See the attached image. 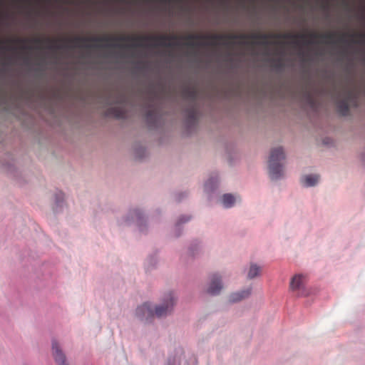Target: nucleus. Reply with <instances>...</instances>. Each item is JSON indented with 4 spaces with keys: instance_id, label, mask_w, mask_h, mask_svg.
<instances>
[{
    "instance_id": "nucleus-1",
    "label": "nucleus",
    "mask_w": 365,
    "mask_h": 365,
    "mask_svg": "<svg viewBox=\"0 0 365 365\" xmlns=\"http://www.w3.org/2000/svg\"><path fill=\"white\" fill-rule=\"evenodd\" d=\"M270 38H301L305 39V34H252L250 35L247 34H228V35H220V34H213L210 36H203V35H195L190 34L184 37H179L176 35H160V36H121L120 37H113L109 36H105L103 37H93V38H85V37H75L71 39H68V41L73 42L77 46H80V43H84L86 41H94V42H109V41H153L157 42L160 46H165L168 47L173 46L174 45H179L178 43H171L169 42L166 43V41H176L180 38H185L189 42L186 44L189 46L194 47L197 46V43L192 42L193 40H199V39H210L212 41L210 44L216 45V41H222V40H235V39H253V40H262V42L264 45H267L268 42L267 39Z\"/></svg>"
},
{
    "instance_id": "nucleus-2",
    "label": "nucleus",
    "mask_w": 365,
    "mask_h": 365,
    "mask_svg": "<svg viewBox=\"0 0 365 365\" xmlns=\"http://www.w3.org/2000/svg\"><path fill=\"white\" fill-rule=\"evenodd\" d=\"M165 303L160 306L156 307L155 311L148 303H145L138 307L136 309V315L142 320L149 321L154 315L158 317H165L173 309L175 304V298L173 294L170 292L165 297Z\"/></svg>"
},
{
    "instance_id": "nucleus-3",
    "label": "nucleus",
    "mask_w": 365,
    "mask_h": 365,
    "mask_svg": "<svg viewBox=\"0 0 365 365\" xmlns=\"http://www.w3.org/2000/svg\"><path fill=\"white\" fill-rule=\"evenodd\" d=\"M285 159L282 147L271 150L268 161L269 175L272 180H278L283 175V168L281 161Z\"/></svg>"
},
{
    "instance_id": "nucleus-4",
    "label": "nucleus",
    "mask_w": 365,
    "mask_h": 365,
    "mask_svg": "<svg viewBox=\"0 0 365 365\" xmlns=\"http://www.w3.org/2000/svg\"><path fill=\"white\" fill-rule=\"evenodd\" d=\"M336 101L339 113L345 116L349 113V104L356 105L357 97L354 91L348 88H344L338 93Z\"/></svg>"
},
{
    "instance_id": "nucleus-5",
    "label": "nucleus",
    "mask_w": 365,
    "mask_h": 365,
    "mask_svg": "<svg viewBox=\"0 0 365 365\" xmlns=\"http://www.w3.org/2000/svg\"><path fill=\"white\" fill-rule=\"evenodd\" d=\"M222 289V285L220 277L216 274L212 275L207 292L212 295H216L220 293Z\"/></svg>"
},
{
    "instance_id": "nucleus-6",
    "label": "nucleus",
    "mask_w": 365,
    "mask_h": 365,
    "mask_svg": "<svg viewBox=\"0 0 365 365\" xmlns=\"http://www.w3.org/2000/svg\"><path fill=\"white\" fill-rule=\"evenodd\" d=\"M53 354L56 361L59 365H68L66 363V356L61 350L58 344L56 341L52 342Z\"/></svg>"
},
{
    "instance_id": "nucleus-7",
    "label": "nucleus",
    "mask_w": 365,
    "mask_h": 365,
    "mask_svg": "<svg viewBox=\"0 0 365 365\" xmlns=\"http://www.w3.org/2000/svg\"><path fill=\"white\" fill-rule=\"evenodd\" d=\"M304 277L302 274L294 276L290 282V288L293 291H302L304 289Z\"/></svg>"
},
{
    "instance_id": "nucleus-8",
    "label": "nucleus",
    "mask_w": 365,
    "mask_h": 365,
    "mask_svg": "<svg viewBox=\"0 0 365 365\" xmlns=\"http://www.w3.org/2000/svg\"><path fill=\"white\" fill-rule=\"evenodd\" d=\"M107 115L116 118H124L126 116L125 110L122 106L110 108L107 111Z\"/></svg>"
},
{
    "instance_id": "nucleus-9",
    "label": "nucleus",
    "mask_w": 365,
    "mask_h": 365,
    "mask_svg": "<svg viewBox=\"0 0 365 365\" xmlns=\"http://www.w3.org/2000/svg\"><path fill=\"white\" fill-rule=\"evenodd\" d=\"M319 179V176L317 175H307L302 178V182L307 187H311L315 185Z\"/></svg>"
},
{
    "instance_id": "nucleus-10",
    "label": "nucleus",
    "mask_w": 365,
    "mask_h": 365,
    "mask_svg": "<svg viewBox=\"0 0 365 365\" xmlns=\"http://www.w3.org/2000/svg\"><path fill=\"white\" fill-rule=\"evenodd\" d=\"M251 293V289H247L245 290L233 293L230 296V301L232 302H239L245 298H247Z\"/></svg>"
},
{
    "instance_id": "nucleus-11",
    "label": "nucleus",
    "mask_w": 365,
    "mask_h": 365,
    "mask_svg": "<svg viewBox=\"0 0 365 365\" xmlns=\"http://www.w3.org/2000/svg\"><path fill=\"white\" fill-rule=\"evenodd\" d=\"M197 111L196 107L192 105L191 108L187 110V120L190 123H195L197 120Z\"/></svg>"
},
{
    "instance_id": "nucleus-12",
    "label": "nucleus",
    "mask_w": 365,
    "mask_h": 365,
    "mask_svg": "<svg viewBox=\"0 0 365 365\" xmlns=\"http://www.w3.org/2000/svg\"><path fill=\"white\" fill-rule=\"evenodd\" d=\"M235 201L236 198L231 194H225L222 197V202L227 208L233 206Z\"/></svg>"
},
{
    "instance_id": "nucleus-13",
    "label": "nucleus",
    "mask_w": 365,
    "mask_h": 365,
    "mask_svg": "<svg viewBox=\"0 0 365 365\" xmlns=\"http://www.w3.org/2000/svg\"><path fill=\"white\" fill-rule=\"evenodd\" d=\"M146 120L150 124L153 125L157 120V110L155 108H150L146 113Z\"/></svg>"
},
{
    "instance_id": "nucleus-14",
    "label": "nucleus",
    "mask_w": 365,
    "mask_h": 365,
    "mask_svg": "<svg viewBox=\"0 0 365 365\" xmlns=\"http://www.w3.org/2000/svg\"><path fill=\"white\" fill-rule=\"evenodd\" d=\"M183 96L191 100L194 103L197 98V92L195 89L190 88H186L183 90Z\"/></svg>"
},
{
    "instance_id": "nucleus-15",
    "label": "nucleus",
    "mask_w": 365,
    "mask_h": 365,
    "mask_svg": "<svg viewBox=\"0 0 365 365\" xmlns=\"http://www.w3.org/2000/svg\"><path fill=\"white\" fill-rule=\"evenodd\" d=\"M260 272L261 269L259 267L257 266L256 264H252L248 272L247 277L249 279H253L258 276L260 274Z\"/></svg>"
},
{
    "instance_id": "nucleus-16",
    "label": "nucleus",
    "mask_w": 365,
    "mask_h": 365,
    "mask_svg": "<svg viewBox=\"0 0 365 365\" xmlns=\"http://www.w3.org/2000/svg\"><path fill=\"white\" fill-rule=\"evenodd\" d=\"M309 36L311 38H318V37H321V38H327V39L331 40V39H333L335 37V34H334V33H328V34L319 36V35H318V34H317L315 33H311Z\"/></svg>"
},
{
    "instance_id": "nucleus-17",
    "label": "nucleus",
    "mask_w": 365,
    "mask_h": 365,
    "mask_svg": "<svg viewBox=\"0 0 365 365\" xmlns=\"http://www.w3.org/2000/svg\"><path fill=\"white\" fill-rule=\"evenodd\" d=\"M134 215H135L137 220H140L141 219V214L138 210H135L134 212Z\"/></svg>"
},
{
    "instance_id": "nucleus-18",
    "label": "nucleus",
    "mask_w": 365,
    "mask_h": 365,
    "mask_svg": "<svg viewBox=\"0 0 365 365\" xmlns=\"http://www.w3.org/2000/svg\"><path fill=\"white\" fill-rule=\"evenodd\" d=\"M34 41L36 43H41L43 41L41 38H34Z\"/></svg>"
},
{
    "instance_id": "nucleus-19",
    "label": "nucleus",
    "mask_w": 365,
    "mask_h": 365,
    "mask_svg": "<svg viewBox=\"0 0 365 365\" xmlns=\"http://www.w3.org/2000/svg\"><path fill=\"white\" fill-rule=\"evenodd\" d=\"M13 41L24 43V42H26V40H25V39H20V38H17V39L14 40Z\"/></svg>"
},
{
    "instance_id": "nucleus-20",
    "label": "nucleus",
    "mask_w": 365,
    "mask_h": 365,
    "mask_svg": "<svg viewBox=\"0 0 365 365\" xmlns=\"http://www.w3.org/2000/svg\"><path fill=\"white\" fill-rule=\"evenodd\" d=\"M309 101H310V103L313 106L314 105V100L312 99L311 96H309Z\"/></svg>"
},
{
    "instance_id": "nucleus-21",
    "label": "nucleus",
    "mask_w": 365,
    "mask_h": 365,
    "mask_svg": "<svg viewBox=\"0 0 365 365\" xmlns=\"http://www.w3.org/2000/svg\"><path fill=\"white\" fill-rule=\"evenodd\" d=\"M209 185H210V181H207V182L205 183V188H206V189H207V188L209 187Z\"/></svg>"
},
{
    "instance_id": "nucleus-22",
    "label": "nucleus",
    "mask_w": 365,
    "mask_h": 365,
    "mask_svg": "<svg viewBox=\"0 0 365 365\" xmlns=\"http://www.w3.org/2000/svg\"><path fill=\"white\" fill-rule=\"evenodd\" d=\"M46 41H51V40H50V39H46ZM55 41H56L55 40ZM52 42H54V40H52Z\"/></svg>"
},
{
    "instance_id": "nucleus-23",
    "label": "nucleus",
    "mask_w": 365,
    "mask_h": 365,
    "mask_svg": "<svg viewBox=\"0 0 365 365\" xmlns=\"http://www.w3.org/2000/svg\"><path fill=\"white\" fill-rule=\"evenodd\" d=\"M85 47L90 48V47H91V46H90V45H86V46H85Z\"/></svg>"
},
{
    "instance_id": "nucleus-24",
    "label": "nucleus",
    "mask_w": 365,
    "mask_h": 365,
    "mask_svg": "<svg viewBox=\"0 0 365 365\" xmlns=\"http://www.w3.org/2000/svg\"><path fill=\"white\" fill-rule=\"evenodd\" d=\"M3 43H4V41L0 40V44H2Z\"/></svg>"
},
{
    "instance_id": "nucleus-25",
    "label": "nucleus",
    "mask_w": 365,
    "mask_h": 365,
    "mask_svg": "<svg viewBox=\"0 0 365 365\" xmlns=\"http://www.w3.org/2000/svg\"><path fill=\"white\" fill-rule=\"evenodd\" d=\"M189 218H187L186 220H184V222H186V221H188Z\"/></svg>"
}]
</instances>
